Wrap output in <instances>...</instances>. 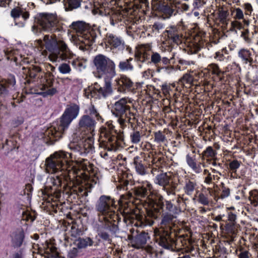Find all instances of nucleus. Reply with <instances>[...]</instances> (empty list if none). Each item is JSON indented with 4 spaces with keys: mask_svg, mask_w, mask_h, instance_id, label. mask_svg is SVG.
<instances>
[{
    "mask_svg": "<svg viewBox=\"0 0 258 258\" xmlns=\"http://www.w3.org/2000/svg\"><path fill=\"white\" fill-rule=\"evenodd\" d=\"M187 235H182L178 237L176 240L172 237V234L168 235L165 232L157 238V242L163 247L174 250L176 249H185V251L189 250V241L185 238Z\"/></svg>",
    "mask_w": 258,
    "mask_h": 258,
    "instance_id": "obj_8",
    "label": "nucleus"
},
{
    "mask_svg": "<svg viewBox=\"0 0 258 258\" xmlns=\"http://www.w3.org/2000/svg\"><path fill=\"white\" fill-rule=\"evenodd\" d=\"M239 252L238 255V258H250L251 256V254L249 251L243 249V248L239 249Z\"/></svg>",
    "mask_w": 258,
    "mask_h": 258,
    "instance_id": "obj_47",
    "label": "nucleus"
},
{
    "mask_svg": "<svg viewBox=\"0 0 258 258\" xmlns=\"http://www.w3.org/2000/svg\"><path fill=\"white\" fill-rule=\"evenodd\" d=\"M236 19H242L243 18V14L242 11L240 9H236V15L235 16Z\"/></svg>",
    "mask_w": 258,
    "mask_h": 258,
    "instance_id": "obj_61",
    "label": "nucleus"
},
{
    "mask_svg": "<svg viewBox=\"0 0 258 258\" xmlns=\"http://www.w3.org/2000/svg\"><path fill=\"white\" fill-rule=\"evenodd\" d=\"M133 58L130 57L128 59L125 60L120 61L118 64V68L121 71L133 70L134 67L131 63V61H133Z\"/></svg>",
    "mask_w": 258,
    "mask_h": 258,
    "instance_id": "obj_29",
    "label": "nucleus"
},
{
    "mask_svg": "<svg viewBox=\"0 0 258 258\" xmlns=\"http://www.w3.org/2000/svg\"><path fill=\"white\" fill-rule=\"evenodd\" d=\"M115 203L114 199L110 196L103 195L100 197L95 207L99 216L98 220L100 218H104L105 220L116 222L118 216L114 211Z\"/></svg>",
    "mask_w": 258,
    "mask_h": 258,
    "instance_id": "obj_7",
    "label": "nucleus"
},
{
    "mask_svg": "<svg viewBox=\"0 0 258 258\" xmlns=\"http://www.w3.org/2000/svg\"><path fill=\"white\" fill-rule=\"evenodd\" d=\"M64 178L65 181H67L68 180V177L64 175L61 176V175L60 176H56V179L54 178H52L53 180V184L55 185H58V186H61L62 184V179Z\"/></svg>",
    "mask_w": 258,
    "mask_h": 258,
    "instance_id": "obj_38",
    "label": "nucleus"
},
{
    "mask_svg": "<svg viewBox=\"0 0 258 258\" xmlns=\"http://www.w3.org/2000/svg\"><path fill=\"white\" fill-rule=\"evenodd\" d=\"M236 219V215L231 212H230L228 215V220L230 222L232 225L234 224L235 220Z\"/></svg>",
    "mask_w": 258,
    "mask_h": 258,
    "instance_id": "obj_59",
    "label": "nucleus"
},
{
    "mask_svg": "<svg viewBox=\"0 0 258 258\" xmlns=\"http://www.w3.org/2000/svg\"><path fill=\"white\" fill-rule=\"evenodd\" d=\"M183 37V35L179 33L177 35H174V36L171 37L170 38L173 40L174 42L176 44H179L181 43V39Z\"/></svg>",
    "mask_w": 258,
    "mask_h": 258,
    "instance_id": "obj_54",
    "label": "nucleus"
},
{
    "mask_svg": "<svg viewBox=\"0 0 258 258\" xmlns=\"http://www.w3.org/2000/svg\"><path fill=\"white\" fill-rule=\"evenodd\" d=\"M148 195V191L146 187L138 186L131 189L121 197L122 200H128L133 204H138L141 201V198L147 196L146 200L148 206V208H147V216L152 219H157L163 208V197L158 193H153L149 196Z\"/></svg>",
    "mask_w": 258,
    "mask_h": 258,
    "instance_id": "obj_1",
    "label": "nucleus"
},
{
    "mask_svg": "<svg viewBox=\"0 0 258 258\" xmlns=\"http://www.w3.org/2000/svg\"><path fill=\"white\" fill-rule=\"evenodd\" d=\"M179 28V27L177 28V27H172L169 30H167V32L168 33V37L170 38L174 35L179 33L180 32L178 30Z\"/></svg>",
    "mask_w": 258,
    "mask_h": 258,
    "instance_id": "obj_49",
    "label": "nucleus"
},
{
    "mask_svg": "<svg viewBox=\"0 0 258 258\" xmlns=\"http://www.w3.org/2000/svg\"><path fill=\"white\" fill-rule=\"evenodd\" d=\"M99 223L97 227L98 235L108 243L111 244L112 239L110 238L109 234L105 232L104 230H108L112 234H115L118 230L117 222L108 221V220H105L104 218H100Z\"/></svg>",
    "mask_w": 258,
    "mask_h": 258,
    "instance_id": "obj_12",
    "label": "nucleus"
},
{
    "mask_svg": "<svg viewBox=\"0 0 258 258\" xmlns=\"http://www.w3.org/2000/svg\"><path fill=\"white\" fill-rule=\"evenodd\" d=\"M238 54L245 61V63H247L248 59L250 56L251 53L249 50L242 49L239 51Z\"/></svg>",
    "mask_w": 258,
    "mask_h": 258,
    "instance_id": "obj_37",
    "label": "nucleus"
},
{
    "mask_svg": "<svg viewBox=\"0 0 258 258\" xmlns=\"http://www.w3.org/2000/svg\"><path fill=\"white\" fill-rule=\"evenodd\" d=\"M149 238L148 233L145 231L139 232V231H137L136 235H128V239L132 246L138 249L142 248L146 244L147 239Z\"/></svg>",
    "mask_w": 258,
    "mask_h": 258,
    "instance_id": "obj_15",
    "label": "nucleus"
},
{
    "mask_svg": "<svg viewBox=\"0 0 258 258\" xmlns=\"http://www.w3.org/2000/svg\"><path fill=\"white\" fill-rule=\"evenodd\" d=\"M118 85V91L124 92L126 89H131L133 83L126 77H122L117 81Z\"/></svg>",
    "mask_w": 258,
    "mask_h": 258,
    "instance_id": "obj_22",
    "label": "nucleus"
},
{
    "mask_svg": "<svg viewBox=\"0 0 258 258\" xmlns=\"http://www.w3.org/2000/svg\"><path fill=\"white\" fill-rule=\"evenodd\" d=\"M94 86L96 94L98 93L99 96L101 95L104 98L112 92L111 83L108 80H105V84L102 86H100L97 83L94 84Z\"/></svg>",
    "mask_w": 258,
    "mask_h": 258,
    "instance_id": "obj_18",
    "label": "nucleus"
},
{
    "mask_svg": "<svg viewBox=\"0 0 258 258\" xmlns=\"http://www.w3.org/2000/svg\"><path fill=\"white\" fill-rule=\"evenodd\" d=\"M48 77H49V79H47V84L41 85L40 89L43 92L42 93L44 95H53L57 93V90L54 88H52V79H51V77L52 76V75L51 73L48 74Z\"/></svg>",
    "mask_w": 258,
    "mask_h": 258,
    "instance_id": "obj_21",
    "label": "nucleus"
},
{
    "mask_svg": "<svg viewBox=\"0 0 258 258\" xmlns=\"http://www.w3.org/2000/svg\"><path fill=\"white\" fill-rule=\"evenodd\" d=\"M207 162H209V164H212V166H213V167L211 168V169L213 173H219V170H222V164L217 163L216 162V159H214V160H210L209 159H208Z\"/></svg>",
    "mask_w": 258,
    "mask_h": 258,
    "instance_id": "obj_32",
    "label": "nucleus"
},
{
    "mask_svg": "<svg viewBox=\"0 0 258 258\" xmlns=\"http://www.w3.org/2000/svg\"><path fill=\"white\" fill-rule=\"evenodd\" d=\"M108 132L105 134V140L103 141L100 144L102 148L108 151H115L119 146L118 140H122L121 136H116V133L113 131L114 126L111 123H108Z\"/></svg>",
    "mask_w": 258,
    "mask_h": 258,
    "instance_id": "obj_14",
    "label": "nucleus"
},
{
    "mask_svg": "<svg viewBox=\"0 0 258 258\" xmlns=\"http://www.w3.org/2000/svg\"><path fill=\"white\" fill-rule=\"evenodd\" d=\"M198 201L204 205H208L209 204V200L208 198L202 193L199 195L198 197Z\"/></svg>",
    "mask_w": 258,
    "mask_h": 258,
    "instance_id": "obj_46",
    "label": "nucleus"
},
{
    "mask_svg": "<svg viewBox=\"0 0 258 258\" xmlns=\"http://www.w3.org/2000/svg\"><path fill=\"white\" fill-rule=\"evenodd\" d=\"M176 217L167 213L163 214L161 222V230L156 232V240L162 233L167 232L169 234H173L174 237H177L176 232L177 226L175 223Z\"/></svg>",
    "mask_w": 258,
    "mask_h": 258,
    "instance_id": "obj_13",
    "label": "nucleus"
},
{
    "mask_svg": "<svg viewBox=\"0 0 258 258\" xmlns=\"http://www.w3.org/2000/svg\"><path fill=\"white\" fill-rule=\"evenodd\" d=\"M45 252L47 254L45 258H61L57 251L56 248L51 244L47 245Z\"/></svg>",
    "mask_w": 258,
    "mask_h": 258,
    "instance_id": "obj_24",
    "label": "nucleus"
},
{
    "mask_svg": "<svg viewBox=\"0 0 258 258\" xmlns=\"http://www.w3.org/2000/svg\"><path fill=\"white\" fill-rule=\"evenodd\" d=\"M42 30H43V29L41 28V27H39L36 24H34L32 27V31L35 34H37L38 32H41Z\"/></svg>",
    "mask_w": 258,
    "mask_h": 258,
    "instance_id": "obj_63",
    "label": "nucleus"
},
{
    "mask_svg": "<svg viewBox=\"0 0 258 258\" xmlns=\"http://www.w3.org/2000/svg\"><path fill=\"white\" fill-rule=\"evenodd\" d=\"M93 241L89 237H87L86 238H79L76 240L75 244L78 247V248H83L86 247L88 245L91 246L93 244Z\"/></svg>",
    "mask_w": 258,
    "mask_h": 258,
    "instance_id": "obj_25",
    "label": "nucleus"
},
{
    "mask_svg": "<svg viewBox=\"0 0 258 258\" xmlns=\"http://www.w3.org/2000/svg\"><path fill=\"white\" fill-rule=\"evenodd\" d=\"M248 33V29L245 30V31L242 32L241 36L244 38L245 41L247 43L250 42V39L247 36V34Z\"/></svg>",
    "mask_w": 258,
    "mask_h": 258,
    "instance_id": "obj_58",
    "label": "nucleus"
},
{
    "mask_svg": "<svg viewBox=\"0 0 258 258\" xmlns=\"http://www.w3.org/2000/svg\"><path fill=\"white\" fill-rule=\"evenodd\" d=\"M96 124L95 121L88 115H83L79 123V128L82 131L87 130L93 133Z\"/></svg>",
    "mask_w": 258,
    "mask_h": 258,
    "instance_id": "obj_16",
    "label": "nucleus"
},
{
    "mask_svg": "<svg viewBox=\"0 0 258 258\" xmlns=\"http://www.w3.org/2000/svg\"><path fill=\"white\" fill-rule=\"evenodd\" d=\"M79 111V107L76 104L67 108L60 118L58 131H56L53 128L48 129L45 132L44 134L45 142L49 145H51L59 138L61 137L60 133L63 132L68 128L73 119L78 115Z\"/></svg>",
    "mask_w": 258,
    "mask_h": 258,
    "instance_id": "obj_4",
    "label": "nucleus"
},
{
    "mask_svg": "<svg viewBox=\"0 0 258 258\" xmlns=\"http://www.w3.org/2000/svg\"><path fill=\"white\" fill-rule=\"evenodd\" d=\"M78 253V249L76 247H74L69 252L68 257L69 258H75L77 256Z\"/></svg>",
    "mask_w": 258,
    "mask_h": 258,
    "instance_id": "obj_57",
    "label": "nucleus"
},
{
    "mask_svg": "<svg viewBox=\"0 0 258 258\" xmlns=\"http://www.w3.org/2000/svg\"><path fill=\"white\" fill-rule=\"evenodd\" d=\"M196 184L190 180L186 182L184 189L185 192L188 195H192L194 193Z\"/></svg>",
    "mask_w": 258,
    "mask_h": 258,
    "instance_id": "obj_34",
    "label": "nucleus"
},
{
    "mask_svg": "<svg viewBox=\"0 0 258 258\" xmlns=\"http://www.w3.org/2000/svg\"><path fill=\"white\" fill-rule=\"evenodd\" d=\"M134 163L135 165L136 171L140 174L144 175L146 173L145 167L144 165L139 161L138 157L134 159Z\"/></svg>",
    "mask_w": 258,
    "mask_h": 258,
    "instance_id": "obj_30",
    "label": "nucleus"
},
{
    "mask_svg": "<svg viewBox=\"0 0 258 258\" xmlns=\"http://www.w3.org/2000/svg\"><path fill=\"white\" fill-rule=\"evenodd\" d=\"M154 135L155 141L158 143L163 142L165 139V136L160 131L155 133Z\"/></svg>",
    "mask_w": 258,
    "mask_h": 258,
    "instance_id": "obj_48",
    "label": "nucleus"
},
{
    "mask_svg": "<svg viewBox=\"0 0 258 258\" xmlns=\"http://www.w3.org/2000/svg\"><path fill=\"white\" fill-rule=\"evenodd\" d=\"M146 160L149 163H151L153 166L158 167V169L165 162V158L160 154L157 155L152 152L148 154V156L146 157Z\"/></svg>",
    "mask_w": 258,
    "mask_h": 258,
    "instance_id": "obj_20",
    "label": "nucleus"
},
{
    "mask_svg": "<svg viewBox=\"0 0 258 258\" xmlns=\"http://www.w3.org/2000/svg\"><path fill=\"white\" fill-rule=\"evenodd\" d=\"M228 15V13L227 11H221L219 13V18L220 19V21L224 23L226 20V18Z\"/></svg>",
    "mask_w": 258,
    "mask_h": 258,
    "instance_id": "obj_56",
    "label": "nucleus"
},
{
    "mask_svg": "<svg viewBox=\"0 0 258 258\" xmlns=\"http://www.w3.org/2000/svg\"><path fill=\"white\" fill-rule=\"evenodd\" d=\"M84 92L85 96L88 98H89L90 95L91 97H95V95H96L95 87L94 88L89 87L88 88L85 89Z\"/></svg>",
    "mask_w": 258,
    "mask_h": 258,
    "instance_id": "obj_42",
    "label": "nucleus"
},
{
    "mask_svg": "<svg viewBox=\"0 0 258 258\" xmlns=\"http://www.w3.org/2000/svg\"><path fill=\"white\" fill-rule=\"evenodd\" d=\"M159 9L164 14L166 17L171 16L176 11L175 6L171 5V3L169 4H160Z\"/></svg>",
    "mask_w": 258,
    "mask_h": 258,
    "instance_id": "obj_23",
    "label": "nucleus"
},
{
    "mask_svg": "<svg viewBox=\"0 0 258 258\" xmlns=\"http://www.w3.org/2000/svg\"><path fill=\"white\" fill-rule=\"evenodd\" d=\"M97 179L88 177L87 175L84 174V175H83V181L82 182V185L81 186H75V187L77 188L78 192L80 193L82 192L84 190L90 191L94 185L97 183Z\"/></svg>",
    "mask_w": 258,
    "mask_h": 258,
    "instance_id": "obj_17",
    "label": "nucleus"
},
{
    "mask_svg": "<svg viewBox=\"0 0 258 258\" xmlns=\"http://www.w3.org/2000/svg\"><path fill=\"white\" fill-rule=\"evenodd\" d=\"M16 81L15 79L13 76L11 77L5 82H2L0 83L1 84H3V85L6 87V90H7L8 87L10 85L14 86L15 84ZM8 92V90H7V93Z\"/></svg>",
    "mask_w": 258,
    "mask_h": 258,
    "instance_id": "obj_41",
    "label": "nucleus"
},
{
    "mask_svg": "<svg viewBox=\"0 0 258 258\" xmlns=\"http://www.w3.org/2000/svg\"><path fill=\"white\" fill-rule=\"evenodd\" d=\"M207 190L208 191L210 196L214 197L215 200H217L218 199H219V196L216 195V191L215 190H213L212 188L208 187L207 188Z\"/></svg>",
    "mask_w": 258,
    "mask_h": 258,
    "instance_id": "obj_60",
    "label": "nucleus"
},
{
    "mask_svg": "<svg viewBox=\"0 0 258 258\" xmlns=\"http://www.w3.org/2000/svg\"><path fill=\"white\" fill-rule=\"evenodd\" d=\"M204 174L207 175V177L205 179V182L208 184L212 183L213 177L211 176V174L209 172V170L205 169L204 170Z\"/></svg>",
    "mask_w": 258,
    "mask_h": 258,
    "instance_id": "obj_52",
    "label": "nucleus"
},
{
    "mask_svg": "<svg viewBox=\"0 0 258 258\" xmlns=\"http://www.w3.org/2000/svg\"><path fill=\"white\" fill-rule=\"evenodd\" d=\"M222 192L220 196H219V198L224 199L226 197H227L230 194V189L229 188L226 187L224 186L223 183H221V184Z\"/></svg>",
    "mask_w": 258,
    "mask_h": 258,
    "instance_id": "obj_45",
    "label": "nucleus"
},
{
    "mask_svg": "<svg viewBox=\"0 0 258 258\" xmlns=\"http://www.w3.org/2000/svg\"><path fill=\"white\" fill-rule=\"evenodd\" d=\"M132 141L134 144H137L140 141L141 135L139 131H134L131 134Z\"/></svg>",
    "mask_w": 258,
    "mask_h": 258,
    "instance_id": "obj_39",
    "label": "nucleus"
},
{
    "mask_svg": "<svg viewBox=\"0 0 258 258\" xmlns=\"http://www.w3.org/2000/svg\"><path fill=\"white\" fill-rule=\"evenodd\" d=\"M249 200L254 207L258 205V190L256 189L251 191L249 193Z\"/></svg>",
    "mask_w": 258,
    "mask_h": 258,
    "instance_id": "obj_35",
    "label": "nucleus"
},
{
    "mask_svg": "<svg viewBox=\"0 0 258 258\" xmlns=\"http://www.w3.org/2000/svg\"><path fill=\"white\" fill-rule=\"evenodd\" d=\"M34 22L43 30L53 33L62 30V27L56 15L49 13H40L35 17Z\"/></svg>",
    "mask_w": 258,
    "mask_h": 258,
    "instance_id": "obj_10",
    "label": "nucleus"
},
{
    "mask_svg": "<svg viewBox=\"0 0 258 258\" xmlns=\"http://www.w3.org/2000/svg\"><path fill=\"white\" fill-rule=\"evenodd\" d=\"M22 14V10L19 8H16L11 11V15L14 18L19 17Z\"/></svg>",
    "mask_w": 258,
    "mask_h": 258,
    "instance_id": "obj_50",
    "label": "nucleus"
},
{
    "mask_svg": "<svg viewBox=\"0 0 258 258\" xmlns=\"http://www.w3.org/2000/svg\"><path fill=\"white\" fill-rule=\"evenodd\" d=\"M239 166L240 163L237 160H233L229 163V169L232 171V176H233V173H235L236 169L239 168Z\"/></svg>",
    "mask_w": 258,
    "mask_h": 258,
    "instance_id": "obj_43",
    "label": "nucleus"
},
{
    "mask_svg": "<svg viewBox=\"0 0 258 258\" xmlns=\"http://www.w3.org/2000/svg\"><path fill=\"white\" fill-rule=\"evenodd\" d=\"M216 155V152L213 150L212 147H208L202 153V160H206L208 159L210 160H214Z\"/></svg>",
    "mask_w": 258,
    "mask_h": 258,
    "instance_id": "obj_28",
    "label": "nucleus"
},
{
    "mask_svg": "<svg viewBox=\"0 0 258 258\" xmlns=\"http://www.w3.org/2000/svg\"><path fill=\"white\" fill-rule=\"evenodd\" d=\"M90 114L91 115H95L97 120L102 119L101 116L97 112V110L95 109L94 105H92L91 107L90 108Z\"/></svg>",
    "mask_w": 258,
    "mask_h": 258,
    "instance_id": "obj_55",
    "label": "nucleus"
},
{
    "mask_svg": "<svg viewBox=\"0 0 258 258\" xmlns=\"http://www.w3.org/2000/svg\"><path fill=\"white\" fill-rule=\"evenodd\" d=\"M24 238V233L23 230H19L17 231L13 238V241L14 246L16 247H20L23 241Z\"/></svg>",
    "mask_w": 258,
    "mask_h": 258,
    "instance_id": "obj_26",
    "label": "nucleus"
},
{
    "mask_svg": "<svg viewBox=\"0 0 258 258\" xmlns=\"http://www.w3.org/2000/svg\"><path fill=\"white\" fill-rule=\"evenodd\" d=\"M70 27L80 33L78 42L76 44L79 45L81 50H86L87 46H91L94 42L97 36L96 33L90 27L89 24L83 21H77L73 22Z\"/></svg>",
    "mask_w": 258,
    "mask_h": 258,
    "instance_id": "obj_6",
    "label": "nucleus"
},
{
    "mask_svg": "<svg viewBox=\"0 0 258 258\" xmlns=\"http://www.w3.org/2000/svg\"><path fill=\"white\" fill-rule=\"evenodd\" d=\"M187 162L188 164V165L191 167L192 169H194L195 170H197L198 169V167L197 166L196 163L195 162V160L190 157H187Z\"/></svg>",
    "mask_w": 258,
    "mask_h": 258,
    "instance_id": "obj_53",
    "label": "nucleus"
},
{
    "mask_svg": "<svg viewBox=\"0 0 258 258\" xmlns=\"http://www.w3.org/2000/svg\"><path fill=\"white\" fill-rule=\"evenodd\" d=\"M93 63L96 68L97 77L99 78L105 75L112 78L116 75L115 64L108 57L103 54L97 55L93 59Z\"/></svg>",
    "mask_w": 258,
    "mask_h": 258,
    "instance_id": "obj_9",
    "label": "nucleus"
},
{
    "mask_svg": "<svg viewBox=\"0 0 258 258\" xmlns=\"http://www.w3.org/2000/svg\"><path fill=\"white\" fill-rule=\"evenodd\" d=\"M84 147L85 150L91 149L92 147V139L90 137L85 140Z\"/></svg>",
    "mask_w": 258,
    "mask_h": 258,
    "instance_id": "obj_51",
    "label": "nucleus"
},
{
    "mask_svg": "<svg viewBox=\"0 0 258 258\" xmlns=\"http://www.w3.org/2000/svg\"><path fill=\"white\" fill-rule=\"evenodd\" d=\"M156 183L162 186L163 189L169 195H175L179 179L172 173L161 172L156 176Z\"/></svg>",
    "mask_w": 258,
    "mask_h": 258,
    "instance_id": "obj_11",
    "label": "nucleus"
},
{
    "mask_svg": "<svg viewBox=\"0 0 258 258\" xmlns=\"http://www.w3.org/2000/svg\"><path fill=\"white\" fill-rule=\"evenodd\" d=\"M129 183L128 180H122L120 181V185L118 186V187L119 186L120 188H123L124 189L125 187H126L125 189L127 190L128 188L127 187V185Z\"/></svg>",
    "mask_w": 258,
    "mask_h": 258,
    "instance_id": "obj_62",
    "label": "nucleus"
},
{
    "mask_svg": "<svg viewBox=\"0 0 258 258\" xmlns=\"http://www.w3.org/2000/svg\"><path fill=\"white\" fill-rule=\"evenodd\" d=\"M68 230L69 231V233L71 235L75 237L78 235L80 232V231L76 227V226L72 225L70 224H68L67 226V229L66 231Z\"/></svg>",
    "mask_w": 258,
    "mask_h": 258,
    "instance_id": "obj_36",
    "label": "nucleus"
},
{
    "mask_svg": "<svg viewBox=\"0 0 258 258\" xmlns=\"http://www.w3.org/2000/svg\"><path fill=\"white\" fill-rule=\"evenodd\" d=\"M69 158H72L71 153L62 151L55 152L46 160L47 172L52 174L59 171H68L69 173L71 170H74V173L78 174V171L72 166V160H69Z\"/></svg>",
    "mask_w": 258,
    "mask_h": 258,
    "instance_id": "obj_3",
    "label": "nucleus"
},
{
    "mask_svg": "<svg viewBox=\"0 0 258 258\" xmlns=\"http://www.w3.org/2000/svg\"><path fill=\"white\" fill-rule=\"evenodd\" d=\"M27 73L31 78H35L36 77L37 74L41 72V69L40 67L32 65L27 68Z\"/></svg>",
    "mask_w": 258,
    "mask_h": 258,
    "instance_id": "obj_33",
    "label": "nucleus"
},
{
    "mask_svg": "<svg viewBox=\"0 0 258 258\" xmlns=\"http://www.w3.org/2000/svg\"><path fill=\"white\" fill-rule=\"evenodd\" d=\"M151 60L152 62L157 66L161 61V57L158 53L153 52Z\"/></svg>",
    "mask_w": 258,
    "mask_h": 258,
    "instance_id": "obj_40",
    "label": "nucleus"
},
{
    "mask_svg": "<svg viewBox=\"0 0 258 258\" xmlns=\"http://www.w3.org/2000/svg\"><path fill=\"white\" fill-rule=\"evenodd\" d=\"M245 9L246 10L245 14L249 15L252 11V7L249 4H246L245 5Z\"/></svg>",
    "mask_w": 258,
    "mask_h": 258,
    "instance_id": "obj_64",
    "label": "nucleus"
},
{
    "mask_svg": "<svg viewBox=\"0 0 258 258\" xmlns=\"http://www.w3.org/2000/svg\"><path fill=\"white\" fill-rule=\"evenodd\" d=\"M81 0H63L67 11H71L80 7Z\"/></svg>",
    "mask_w": 258,
    "mask_h": 258,
    "instance_id": "obj_27",
    "label": "nucleus"
},
{
    "mask_svg": "<svg viewBox=\"0 0 258 258\" xmlns=\"http://www.w3.org/2000/svg\"><path fill=\"white\" fill-rule=\"evenodd\" d=\"M59 71L63 74H67L70 73L71 69L70 66L67 64L63 63L59 66L58 68Z\"/></svg>",
    "mask_w": 258,
    "mask_h": 258,
    "instance_id": "obj_44",
    "label": "nucleus"
},
{
    "mask_svg": "<svg viewBox=\"0 0 258 258\" xmlns=\"http://www.w3.org/2000/svg\"><path fill=\"white\" fill-rule=\"evenodd\" d=\"M135 56L137 61H140L142 62H145L146 60L149 58V55L147 52L145 51H137L135 54Z\"/></svg>",
    "mask_w": 258,
    "mask_h": 258,
    "instance_id": "obj_31",
    "label": "nucleus"
},
{
    "mask_svg": "<svg viewBox=\"0 0 258 258\" xmlns=\"http://www.w3.org/2000/svg\"><path fill=\"white\" fill-rule=\"evenodd\" d=\"M106 40L107 43L110 46L111 49L114 48L123 49L124 42L117 36L113 34L107 35Z\"/></svg>",
    "mask_w": 258,
    "mask_h": 258,
    "instance_id": "obj_19",
    "label": "nucleus"
},
{
    "mask_svg": "<svg viewBox=\"0 0 258 258\" xmlns=\"http://www.w3.org/2000/svg\"><path fill=\"white\" fill-rule=\"evenodd\" d=\"M127 99L122 98L116 102L111 110V112L116 118L120 127L123 129L129 123H132V120H137L136 114L131 112V106L128 104Z\"/></svg>",
    "mask_w": 258,
    "mask_h": 258,
    "instance_id": "obj_5",
    "label": "nucleus"
},
{
    "mask_svg": "<svg viewBox=\"0 0 258 258\" xmlns=\"http://www.w3.org/2000/svg\"><path fill=\"white\" fill-rule=\"evenodd\" d=\"M38 43L40 45H45L46 49L51 52L49 57L52 61H56L58 57L66 60L71 58L74 55L64 41L57 39L54 34L44 35L43 40L39 39Z\"/></svg>",
    "mask_w": 258,
    "mask_h": 258,
    "instance_id": "obj_2",
    "label": "nucleus"
}]
</instances>
